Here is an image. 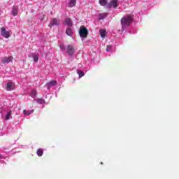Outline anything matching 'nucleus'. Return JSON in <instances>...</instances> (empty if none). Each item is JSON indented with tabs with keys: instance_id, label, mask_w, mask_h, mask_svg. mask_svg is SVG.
I'll list each match as a JSON object with an SVG mask.
<instances>
[{
	"instance_id": "obj_1",
	"label": "nucleus",
	"mask_w": 179,
	"mask_h": 179,
	"mask_svg": "<svg viewBox=\"0 0 179 179\" xmlns=\"http://www.w3.org/2000/svg\"><path fill=\"white\" fill-rule=\"evenodd\" d=\"M134 21V15H128L127 16H124L122 17L121 19V24H122V29L124 30L125 27H129L131 26V24Z\"/></svg>"
},
{
	"instance_id": "obj_2",
	"label": "nucleus",
	"mask_w": 179,
	"mask_h": 179,
	"mask_svg": "<svg viewBox=\"0 0 179 179\" xmlns=\"http://www.w3.org/2000/svg\"><path fill=\"white\" fill-rule=\"evenodd\" d=\"M79 33L80 37H83V38H86V37H87V34H89V32L87 31V28L85 27H80Z\"/></svg>"
},
{
	"instance_id": "obj_3",
	"label": "nucleus",
	"mask_w": 179,
	"mask_h": 179,
	"mask_svg": "<svg viewBox=\"0 0 179 179\" xmlns=\"http://www.w3.org/2000/svg\"><path fill=\"white\" fill-rule=\"evenodd\" d=\"M1 36H3V37H5V38H9V37H10V34L12 33V31H6L5 27H1Z\"/></svg>"
},
{
	"instance_id": "obj_4",
	"label": "nucleus",
	"mask_w": 179,
	"mask_h": 179,
	"mask_svg": "<svg viewBox=\"0 0 179 179\" xmlns=\"http://www.w3.org/2000/svg\"><path fill=\"white\" fill-rule=\"evenodd\" d=\"M75 46H73V45H68L66 46V52L70 57H72V55L75 54Z\"/></svg>"
},
{
	"instance_id": "obj_5",
	"label": "nucleus",
	"mask_w": 179,
	"mask_h": 179,
	"mask_svg": "<svg viewBox=\"0 0 179 179\" xmlns=\"http://www.w3.org/2000/svg\"><path fill=\"white\" fill-rule=\"evenodd\" d=\"M107 8H118V0H111L108 4Z\"/></svg>"
},
{
	"instance_id": "obj_6",
	"label": "nucleus",
	"mask_w": 179,
	"mask_h": 179,
	"mask_svg": "<svg viewBox=\"0 0 179 179\" xmlns=\"http://www.w3.org/2000/svg\"><path fill=\"white\" fill-rule=\"evenodd\" d=\"M13 59V57H5L2 59V64H9V62H12Z\"/></svg>"
},
{
	"instance_id": "obj_7",
	"label": "nucleus",
	"mask_w": 179,
	"mask_h": 179,
	"mask_svg": "<svg viewBox=\"0 0 179 179\" xmlns=\"http://www.w3.org/2000/svg\"><path fill=\"white\" fill-rule=\"evenodd\" d=\"M6 90L10 92V90H15V84L13 82H8L7 83Z\"/></svg>"
},
{
	"instance_id": "obj_8",
	"label": "nucleus",
	"mask_w": 179,
	"mask_h": 179,
	"mask_svg": "<svg viewBox=\"0 0 179 179\" xmlns=\"http://www.w3.org/2000/svg\"><path fill=\"white\" fill-rule=\"evenodd\" d=\"M59 24V21L57 18H53L52 20L49 24V27H53Z\"/></svg>"
},
{
	"instance_id": "obj_9",
	"label": "nucleus",
	"mask_w": 179,
	"mask_h": 179,
	"mask_svg": "<svg viewBox=\"0 0 179 179\" xmlns=\"http://www.w3.org/2000/svg\"><path fill=\"white\" fill-rule=\"evenodd\" d=\"M64 23L65 24H66V26H69V27H71L73 24L72 20H71V18H66Z\"/></svg>"
},
{
	"instance_id": "obj_10",
	"label": "nucleus",
	"mask_w": 179,
	"mask_h": 179,
	"mask_svg": "<svg viewBox=\"0 0 179 179\" xmlns=\"http://www.w3.org/2000/svg\"><path fill=\"white\" fill-rule=\"evenodd\" d=\"M66 34L67 36H70V37H72V34H73V31H72L71 28H67L66 30Z\"/></svg>"
},
{
	"instance_id": "obj_11",
	"label": "nucleus",
	"mask_w": 179,
	"mask_h": 179,
	"mask_svg": "<svg viewBox=\"0 0 179 179\" xmlns=\"http://www.w3.org/2000/svg\"><path fill=\"white\" fill-rule=\"evenodd\" d=\"M107 2H108V0H99V5L101 6H106V5H108Z\"/></svg>"
},
{
	"instance_id": "obj_12",
	"label": "nucleus",
	"mask_w": 179,
	"mask_h": 179,
	"mask_svg": "<svg viewBox=\"0 0 179 179\" xmlns=\"http://www.w3.org/2000/svg\"><path fill=\"white\" fill-rule=\"evenodd\" d=\"M75 5H76V0H71L69 3V8H73Z\"/></svg>"
},
{
	"instance_id": "obj_13",
	"label": "nucleus",
	"mask_w": 179,
	"mask_h": 179,
	"mask_svg": "<svg viewBox=\"0 0 179 179\" xmlns=\"http://www.w3.org/2000/svg\"><path fill=\"white\" fill-rule=\"evenodd\" d=\"M99 33H100L101 37L102 38H106V29H101V30H99Z\"/></svg>"
},
{
	"instance_id": "obj_14",
	"label": "nucleus",
	"mask_w": 179,
	"mask_h": 179,
	"mask_svg": "<svg viewBox=\"0 0 179 179\" xmlns=\"http://www.w3.org/2000/svg\"><path fill=\"white\" fill-rule=\"evenodd\" d=\"M31 113H34V110H23V113L24 114V115H30V114H31Z\"/></svg>"
},
{
	"instance_id": "obj_15",
	"label": "nucleus",
	"mask_w": 179,
	"mask_h": 179,
	"mask_svg": "<svg viewBox=\"0 0 179 179\" xmlns=\"http://www.w3.org/2000/svg\"><path fill=\"white\" fill-rule=\"evenodd\" d=\"M17 7L13 6V16H17Z\"/></svg>"
},
{
	"instance_id": "obj_16",
	"label": "nucleus",
	"mask_w": 179,
	"mask_h": 179,
	"mask_svg": "<svg viewBox=\"0 0 179 179\" xmlns=\"http://www.w3.org/2000/svg\"><path fill=\"white\" fill-rule=\"evenodd\" d=\"M47 85L48 86H55V85H57V81L56 80H52L50 82H49L48 83H47Z\"/></svg>"
},
{
	"instance_id": "obj_17",
	"label": "nucleus",
	"mask_w": 179,
	"mask_h": 179,
	"mask_svg": "<svg viewBox=\"0 0 179 179\" xmlns=\"http://www.w3.org/2000/svg\"><path fill=\"white\" fill-rule=\"evenodd\" d=\"M36 153H37L38 156L41 157V156H43L44 152L41 149L39 148L37 150Z\"/></svg>"
},
{
	"instance_id": "obj_18",
	"label": "nucleus",
	"mask_w": 179,
	"mask_h": 179,
	"mask_svg": "<svg viewBox=\"0 0 179 179\" xmlns=\"http://www.w3.org/2000/svg\"><path fill=\"white\" fill-rule=\"evenodd\" d=\"M38 55L34 54L32 55V58L34 59V62H37L38 61Z\"/></svg>"
},
{
	"instance_id": "obj_19",
	"label": "nucleus",
	"mask_w": 179,
	"mask_h": 179,
	"mask_svg": "<svg viewBox=\"0 0 179 179\" xmlns=\"http://www.w3.org/2000/svg\"><path fill=\"white\" fill-rule=\"evenodd\" d=\"M12 114V111H8L6 115V120H10V115Z\"/></svg>"
},
{
	"instance_id": "obj_20",
	"label": "nucleus",
	"mask_w": 179,
	"mask_h": 179,
	"mask_svg": "<svg viewBox=\"0 0 179 179\" xmlns=\"http://www.w3.org/2000/svg\"><path fill=\"white\" fill-rule=\"evenodd\" d=\"M37 103H38V104H45V101L43 99H38Z\"/></svg>"
},
{
	"instance_id": "obj_21",
	"label": "nucleus",
	"mask_w": 179,
	"mask_h": 179,
	"mask_svg": "<svg viewBox=\"0 0 179 179\" xmlns=\"http://www.w3.org/2000/svg\"><path fill=\"white\" fill-rule=\"evenodd\" d=\"M77 73L79 75V78H83V76H85V73L82 71H78Z\"/></svg>"
},
{
	"instance_id": "obj_22",
	"label": "nucleus",
	"mask_w": 179,
	"mask_h": 179,
	"mask_svg": "<svg viewBox=\"0 0 179 179\" xmlns=\"http://www.w3.org/2000/svg\"><path fill=\"white\" fill-rule=\"evenodd\" d=\"M106 17H107V13H101V14H99V19H101V20H103V19H104V18H106Z\"/></svg>"
},
{
	"instance_id": "obj_23",
	"label": "nucleus",
	"mask_w": 179,
	"mask_h": 179,
	"mask_svg": "<svg viewBox=\"0 0 179 179\" xmlns=\"http://www.w3.org/2000/svg\"><path fill=\"white\" fill-rule=\"evenodd\" d=\"M111 48H113V46L111 45H108L106 46V51H110L111 50Z\"/></svg>"
},
{
	"instance_id": "obj_24",
	"label": "nucleus",
	"mask_w": 179,
	"mask_h": 179,
	"mask_svg": "<svg viewBox=\"0 0 179 179\" xmlns=\"http://www.w3.org/2000/svg\"><path fill=\"white\" fill-rule=\"evenodd\" d=\"M36 90H32V92H31L32 97L33 96H36Z\"/></svg>"
},
{
	"instance_id": "obj_25",
	"label": "nucleus",
	"mask_w": 179,
	"mask_h": 179,
	"mask_svg": "<svg viewBox=\"0 0 179 179\" xmlns=\"http://www.w3.org/2000/svg\"><path fill=\"white\" fill-rule=\"evenodd\" d=\"M60 48H62V51H65V46L63 45L60 46Z\"/></svg>"
},
{
	"instance_id": "obj_26",
	"label": "nucleus",
	"mask_w": 179,
	"mask_h": 179,
	"mask_svg": "<svg viewBox=\"0 0 179 179\" xmlns=\"http://www.w3.org/2000/svg\"><path fill=\"white\" fill-rule=\"evenodd\" d=\"M101 164H103V162H101Z\"/></svg>"
},
{
	"instance_id": "obj_27",
	"label": "nucleus",
	"mask_w": 179,
	"mask_h": 179,
	"mask_svg": "<svg viewBox=\"0 0 179 179\" xmlns=\"http://www.w3.org/2000/svg\"><path fill=\"white\" fill-rule=\"evenodd\" d=\"M0 159H1V155H0Z\"/></svg>"
}]
</instances>
